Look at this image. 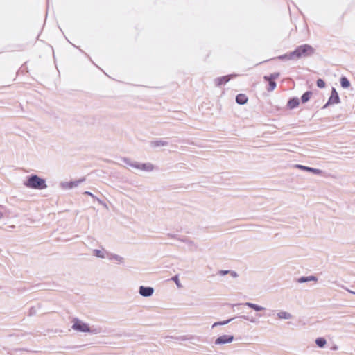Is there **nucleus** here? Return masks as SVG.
Segmentation results:
<instances>
[{
	"label": "nucleus",
	"mask_w": 355,
	"mask_h": 355,
	"mask_svg": "<svg viewBox=\"0 0 355 355\" xmlns=\"http://www.w3.org/2000/svg\"><path fill=\"white\" fill-rule=\"evenodd\" d=\"M134 169L137 171L150 173L156 169V166L151 162H137L134 166Z\"/></svg>",
	"instance_id": "obj_4"
},
{
	"label": "nucleus",
	"mask_w": 355,
	"mask_h": 355,
	"mask_svg": "<svg viewBox=\"0 0 355 355\" xmlns=\"http://www.w3.org/2000/svg\"><path fill=\"white\" fill-rule=\"evenodd\" d=\"M248 97L245 94H239L236 97V101L239 105H244L248 102Z\"/></svg>",
	"instance_id": "obj_17"
},
{
	"label": "nucleus",
	"mask_w": 355,
	"mask_h": 355,
	"mask_svg": "<svg viewBox=\"0 0 355 355\" xmlns=\"http://www.w3.org/2000/svg\"><path fill=\"white\" fill-rule=\"evenodd\" d=\"M181 241L184 243L191 250L197 248V243L189 238H183L181 239Z\"/></svg>",
	"instance_id": "obj_14"
},
{
	"label": "nucleus",
	"mask_w": 355,
	"mask_h": 355,
	"mask_svg": "<svg viewBox=\"0 0 355 355\" xmlns=\"http://www.w3.org/2000/svg\"><path fill=\"white\" fill-rule=\"evenodd\" d=\"M313 279V277H309V278H306V279L302 278L300 282H306V281L311 280Z\"/></svg>",
	"instance_id": "obj_32"
},
{
	"label": "nucleus",
	"mask_w": 355,
	"mask_h": 355,
	"mask_svg": "<svg viewBox=\"0 0 355 355\" xmlns=\"http://www.w3.org/2000/svg\"><path fill=\"white\" fill-rule=\"evenodd\" d=\"M311 95V93L310 92H305L302 96V103L307 102L310 99Z\"/></svg>",
	"instance_id": "obj_25"
},
{
	"label": "nucleus",
	"mask_w": 355,
	"mask_h": 355,
	"mask_svg": "<svg viewBox=\"0 0 355 355\" xmlns=\"http://www.w3.org/2000/svg\"><path fill=\"white\" fill-rule=\"evenodd\" d=\"M295 168L304 171L311 172L315 175H322V171L319 168H311V167L301 165V164H296L295 166Z\"/></svg>",
	"instance_id": "obj_11"
},
{
	"label": "nucleus",
	"mask_w": 355,
	"mask_h": 355,
	"mask_svg": "<svg viewBox=\"0 0 355 355\" xmlns=\"http://www.w3.org/2000/svg\"><path fill=\"white\" fill-rule=\"evenodd\" d=\"M71 324L72 330L76 332L92 334L98 332L96 329L92 328L89 324L77 318L72 320Z\"/></svg>",
	"instance_id": "obj_2"
},
{
	"label": "nucleus",
	"mask_w": 355,
	"mask_h": 355,
	"mask_svg": "<svg viewBox=\"0 0 355 355\" xmlns=\"http://www.w3.org/2000/svg\"><path fill=\"white\" fill-rule=\"evenodd\" d=\"M232 320L230 319V320H225V321H223V322H214L212 325V327H216L218 325H225V324H227V323H229Z\"/></svg>",
	"instance_id": "obj_28"
},
{
	"label": "nucleus",
	"mask_w": 355,
	"mask_h": 355,
	"mask_svg": "<svg viewBox=\"0 0 355 355\" xmlns=\"http://www.w3.org/2000/svg\"><path fill=\"white\" fill-rule=\"evenodd\" d=\"M154 292V288L150 286H140L139 288V295L144 297H151L153 295Z\"/></svg>",
	"instance_id": "obj_9"
},
{
	"label": "nucleus",
	"mask_w": 355,
	"mask_h": 355,
	"mask_svg": "<svg viewBox=\"0 0 355 355\" xmlns=\"http://www.w3.org/2000/svg\"><path fill=\"white\" fill-rule=\"evenodd\" d=\"M276 318L279 320H291L293 319V314L286 310H278L275 314Z\"/></svg>",
	"instance_id": "obj_6"
},
{
	"label": "nucleus",
	"mask_w": 355,
	"mask_h": 355,
	"mask_svg": "<svg viewBox=\"0 0 355 355\" xmlns=\"http://www.w3.org/2000/svg\"><path fill=\"white\" fill-rule=\"evenodd\" d=\"M154 146H167V142L163 140H158L153 142Z\"/></svg>",
	"instance_id": "obj_23"
},
{
	"label": "nucleus",
	"mask_w": 355,
	"mask_h": 355,
	"mask_svg": "<svg viewBox=\"0 0 355 355\" xmlns=\"http://www.w3.org/2000/svg\"><path fill=\"white\" fill-rule=\"evenodd\" d=\"M340 103V98L338 92L336 89L333 88L331 91V96L327 101V103L324 105V108H326L328 105L338 104Z\"/></svg>",
	"instance_id": "obj_7"
},
{
	"label": "nucleus",
	"mask_w": 355,
	"mask_h": 355,
	"mask_svg": "<svg viewBox=\"0 0 355 355\" xmlns=\"http://www.w3.org/2000/svg\"><path fill=\"white\" fill-rule=\"evenodd\" d=\"M227 272H228V271H223V274L225 275V274H227Z\"/></svg>",
	"instance_id": "obj_34"
},
{
	"label": "nucleus",
	"mask_w": 355,
	"mask_h": 355,
	"mask_svg": "<svg viewBox=\"0 0 355 355\" xmlns=\"http://www.w3.org/2000/svg\"><path fill=\"white\" fill-rule=\"evenodd\" d=\"M123 163L125 164V166L128 168H132L134 169V166L136 164L137 161H132L129 159L124 158L123 159Z\"/></svg>",
	"instance_id": "obj_18"
},
{
	"label": "nucleus",
	"mask_w": 355,
	"mask_h": 355,
	"mask_svg": "<svg viewBox=\"0 0 355 355\" xmlns=\"http://www.w3.org/2000/svg\"><path fill=\"white\" fill-rule=\"evenodd\" d=\"M278 59H279V60H295V58H294V55H293V53L292 51V52H290L288 53L284 54L283 55L279 56Z\"/></svg>",
	"instance_id": "obj_19"
},
{
	"label": "nucleus",
	"mask_w": 355,
	"mask_h": 355,
	"mask_svg": "<svg viewBox=\"0 0 355 355\" xmlns=\"http://www.w3.org/2000/svg\"><path fill=\"white\" fill-rule=\"evenodd\" d=\"M315 344L320 348L324 347L327 344V340L325 338L320 337L315 339Z\"/></svg>",
	"instance_id": "obj_20"
},
{
	"label": "nucleus",
	"mask_w": 355,
	"mask_h": 355,
	"mask_svg": "<svg viewBox=\"0 0 355 355\" xmlns=\"http://www.w3.org/2000/svg\"><path fill=\"white\" fill-rule=\"evenodd\" d=\"M317 86L320 88H323L325 87V83L322 79H318L317 80Z\"/></svg>",
	"instance_id": "obj_31"
},
{
	"label": "nucleus",
	"mask_w": 355,
	"mask_h": 355,
	"mask_svg": "<svg viewBox=\"0 0 355 355\" xmlns=\"http://www.w3.org/2000/svg\"><path fill=\"white\" fill-rule=\"evenodd\" d=\"M340 85L343 88H348L350 86V83L346 77L340 78Z\"/></svg>",
	"instance_id": "obj_21"
},
{
	"label": "nucleus",
	"mask_w": 355,
	"mask_h": 355,
	"mask_svg": "<svg viewBox=\"0 0 355 355\" xmlns=\"http://www.w3.org/2000/svg\"><path fill=\"white\" fill-rule=\"evenodd\" d=\"M9 214V211L0 206V219L6 217Z\"/></svg>",
	"instance_id": "obj_24"
},
{
	"label": "nucleus",
	"mask_w": 355,
	"mask_h": 355,
	"mask_svg": "<svg viewBox=\"0 0 355 355\" xmlns=\"http://www.w3.org/2000/svg\"><path fill=\"white\" fill-rule=\"evenodd\" d=\"M23 184L25 187L34 190H44L48 187L46 180L35 174L28 175Z\"/></svg>",
	"instance_id": "obj_1"
},
{
	"label": "nucleus",
	"mask_w": 355,
	"mask_h": 355,
	"mask_svg": "<svg viewBox=\"0 0 355 355\" xmlns=\"http://www.w3.org/2000/svg\"><path fill=\"white\" fill-rule=\"evenodd\" d=\"M279 77V73H273L271 74L270 76H265L264 79H270L272 80H274L275 79Z\"/></svg>",
	"instance_id": "obj_30"
},
{
	"label": "nucleus",
	"mask_w": 355,
	"mask_h": 355,
	"mask_svg": "<svg viewBox=\"0 0 355 355\" xmlns=\"http://www.w3.org/2000/svg\"><path fill=\"white\" fill-rule=\"evenodd\" d=\"M234 340V337L232 334H223L218 336L215 340L216 345H223L232 343Z\"/></svg>",
	"instance_id": "obj_5"
},
{
	"label": "nucleus",
	"mask_w": 355,
	"mask_h": 355,
	"mask_svg": "<svg viewBox=\"0 0 355 355\" xmlns=\"http://www.w3.org/2000/svg\"><path fill=\"white\" fill-rule=\"evenodd\" d=\"M232 275L233 276H234V277H236V272H233L232 273Z\"/></svg>",
	"instance_id": "obj_33"
},
{
	"label": "nucleus",
	"mask_w": 355,
	"mask_h": 355,
	"mask_svg": "<svg viewBox=\"0 0 355 355\" xmlns=\"http://www.w3.org/2000/svg\"><path fill=\"white\" fill-rule=\"evenodd\" d=\"M84 194L85 195H89L92 198H93L94 200H96L98 203L100 204H102L103 202L101 199L98 198L96 196H95L94 195H93L92 193H90L89 191H85L84 193Z\"/></svg>",
	"instance_id": "obj_29"
},
{
	"label": "nucleus",
	"mask_w": 355,
	"mask_h": 355,
	"mask_svg": "<svg viewBox=\"0 0 355 355\" xmlns=\"http://www.w3.org/2000/svg\"><path fill=\"white\" fill-rule=\"evenodd\" d=\"M171 279L175 283L178 288H181L182 287V285L180 283L179 277L178 275L173 277Z\"/></svg>",
	"instance_id": "obj_26"
},
{
	"label": "nucleus",
	"mask_w": 355,
	"mask_h": 355,
	"mask_svg": "<svg viewBox=\"0 0 355 355\" xmlns=\"http://www.w3.org/2000/svg\"><path fill=\"white\" fill-rule=\"evenodd\" d=\"M244 305L248 306V308L253 309L255 311H257V312L263 311L266 310L265 307L260 306L259 304H257L252 303V302H245L244 304Z\"/></svg>",
	"instance_id": "obj_15"
},
{
	"label": "nucleus",
	"mask_w": 355,
	"mask_h": 355,
	"mask_svg": "<svg viewBox=\"0 0 355 355\" xmlns=\"http://www.w3.org/2000/svg\"><path fill=\"white\" fill-rule=\"evenodd\" d=\"M107 259L119 265H122L125 263V258L123 256L116 253L109 252Z\"/></svg>",
	"instance_id": "obj_8"
},
{
	"label": "nucleus",
	"mask_w": 355,
	"mask_h": 355,
	"mask_svg": "<svg viewBox=\"0 0 355 355\" xmlns=\"http://www.w3.org/2000/svg\"><path fill=\"white\" fill-rule=\"evenodd\" d=\"M242 318L244 319L246 321H248L251 323H256L257 322V319L253 317L250 316H242Z\"/></svg>",
	"instance_id": "obj_27"
},
{
	"label": "nucleus",
	"mask_w": 355,
	"mask_h": 355,
	"mask_svg": "<svg viewBox=\"0 0 355 355\" xmlns=\"http://www.w3.org/2000/svg\"><path fill=\"white\" fill-rule=\"evenodd\" d=\"M108 253L104 248L94 249L92 251V254L100 259H107Z\"/></svg>",
	"instance_id": "obj_13"
},
{
	"label": "nucleus",
	"mask_w": 355,
	"mask_h": 355,
	"mask_svg": "<svg viewBox=\"0 0 355 355\" xmlns=\"http://www.w3.org/2000/svg\"><path fill=\"white\" fill-rule=\"evenodd\" d=\"M81 182L82 180L61 182L60 187L64 190H69L78 187Z\"/></svg>",
	"instance_id": "obj_10"
},
{
	"label": "nucleus",
	"mask_w": 355,
	"mask_h": 355,
	"mask_svg": "<svg viewBox=\"0 0 355 355\" xmlns=\"http://www.w3.org/2000/svg\"><path fill=\"white\" fill-rule=\"evenodd\" d=\"M300 104V101L297 98H293L290 99L286 105V107L288 110H293L295 107H297Z\"/></svg>",
	"instance_id": "obj_16"
},
{
	"label": "nucleus",
	"mask_w": 355,
	"mask_h": 355,
	"mask_svg": "<svg viewBox=\"0 0 355 355\" xmlns=\"http://www.w3.org/2000/svg\"><path fill=\"white\" fill-rule=\"evenodd\" d=\"M235 76L234 75H228L225 76H221L216 78L214 80V83L216 86L220 87L222 85H225L228 83L232 77Z\"/></svg>",
	"instance_id": "obj_12"
},
{
	"label": "nucleus",
	"mask_w": 355,
	"mask_h": 355,
	"mask_svg": "<svg viewBox=\"0 0 355 355\" xmlns=\"http://www.w3.org/2000/svg\"><path fill=\"white\" fill-rule=\"evenodd\" d=\"M314 52V49L309 44L301 45L293 51L295 60L311 56Z\"/></svg>",
	"instance_id": "obj_3"
},
{
	"label": "nucleus",
	"mask_w": 355,
	"mask_h": 355,
	"mask_svg": "<svg viewBox=\"0 0 355 355\" xmlns=\"http://www.w3.org/2000/svg\"><path fill=\"white\" fill-rule=\"evenodd\" d=\"M266 80L269 82V87L268 88V91H269V92L273 91L276 87L275 82L270 79H266Z\"/></svg>",
	"instance_id": "obj_22"
}]
</instances>
